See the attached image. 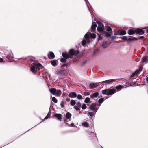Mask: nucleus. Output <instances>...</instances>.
<instances>
[{"label": "nucleus", "mask_w": 148, "mask_h": 148, "mask_svg": "<svg viewBox=\"0 0 148 148\" xmlns=\"http://www.w3.org/2000/svg\"><path fill=\"white\" fill-rule=\"evenodd\" d=\"M42 68V66L40 64H36L34 62L31 65L30 67V71L33 73H36L38 69L40 70Z\"/></svg>", "instance_id": "7ed1b4c3"}, {"label": "nucleus", "mask_w": 148, "mask_h": 148, "mask_svg": "<svg viewBox=\"0 0 148 148\" xmlns=\"http://www.w3.org/2000/svg\"><path fill=\"white\" fill-rule=\"evenodd\" d=\"M104 98H101L99 99L98 101V102L99 103H101L104 101Z\"/></svg>", "instance_id": "c9c22d12"}, {"label": "nucleus", "mask_w": 148, "mask_h": 148, "mask_svg": "<svg viewBox=\"0 0 148 148\" xmlns=\"http://www.w3.org/2000/svg\"><path fill=\"white\" fill-rule=\"evenodd\" d=\"M97 106L98 107V108H98L101 105V103H97Z\"/></svg>", "instance_id": "3c124183"}, {"label": "nucleus", "mask_w": 148, "mask_h": 148, "mask_svg": "<svg viewBox=\"0 0 148 148\" xmlns=\"http://www.w3.org/2000/svg\"><path fill=\"white\" fill-rule=\"evenodd\" d=\"M64 102L63 101H62L61 102L60 105L62 108H63L64 106Z\"/></svg>", "instance_id": "37998d69"}, {"label": "nucleus", "mask_w": 148, "mask_h": 148, "mask_svg": "<svg viewBox=\"0 0 148 148\" xmlns=\"http://www.w3.org/2000/svg\"><path fill=\"white\" fill-rule=\"evenodd\" d=\"M66 59L65 58H62L60 60V61L62 62H66Z\"/></svg>", "instance_id": "e433bc0d"}, {"label": "nucleus", "mask_w": 148, "mask_h": 148, "mask_svg": "<svg viewBox=\"0 0 148 148\" xmlns=\"http://www.w3.org/2000/svg\"><path fill=\"white\" fill-rule=\"evenodd\" d=\"M71 114L69 112H67L66 114L65 118L67 120L70 121L71 119Z\"/></svg>", "instance_id": "9d476101"}, {"label": "nucleus", "mask_w": 148, "mask_h": 148, "mask_svg": "<svg viewBox=\"0 0 148 148\" xmlns=\"http://www.w3.org/2000/svg\"><path fill=\"white\" fill-rule=\"evenodd\" d=\"M74 108L76 110H80V109L78 108V107H77V105H75L74 106Z\"/></svg>", "instance_id": "c03bdc74"}, {"label": "nucleus", "mask_w": 148, "mask_h": 148, "mask_svg": "<svg viewBox=\"0 0 148 148\" xmlns=\"http://www.w3.org/2000/svg\"><path fill=\"white\" fill-rule=\"evenodd\" d=\"M108 44L105 41H103L101 45V46L103 48H106L108 46Z\"/></svg>", "instance_id": "cd10ccee"}, {"label": "nucleus", "mask_w": 148, "mask_h": 148, "mask_svg": "<svg viewBox=\"0 0 148 148\" xmlns=\"http://www.w3.org/2000/svg\"><path fill=\"white\" fill-rule=\"evenodd\" d=\"M89 112L87 114L89 116V118L91 119L93 116L95 114L98 110V108L97 107V103H94L91 104L89 106Z\"/></svg>", "instance_id": "f257e3e1"}, {"label": "nucleus", "mask_w": 148, "mask_h": 148, "mask_svg": "<svg viewBox=\"0 0 148 148\" xmlns=\"http://www.w3.org/2000/svg\"><path fill=\"white\" fill-rule=\"evenodd\" d=\"M96 23L98 24L97 30L99 32L100 34H101L104 31V25L103 23L99 21H98L96 22Z\"/></svg>", "instance_id": "39448f33"}, {"label": "nucleus", "mask_w": 148, "mask_h": 148, "mask_svg": "<svg viewBox=\"0 0 148 148\" xmlns=\"http://www.w3.org/2000/svg\"><path fill=\"white\" fill-rule=\"evenodd\" d=\"M52 101L55 103H57L58 102L57 100L56 99V98L54 97L52 98Z\"/></svg>", "instance_id": "72a5a7b5"}, {"label": "nucleus", "mask_w": 148, "mask_h": 148, "mask_svg": "<svg viewBox=\"0 0 148 148\" xmlns=\"http://www.w3.org/2000/svg\"><path fill=\"white\" fill-rule=\"evenodd\" d=\"M98 85V83L91 82L89 84V87L90 89H93L97 87Z\"/></svg>", "instance_id": "1a4fd4ad"}, {"label": "nucleus", "mask_w": 148, "mask_h": 148, "mask_svg": "<svg viewBox=\"0 0 148 148\" xmlns=\"http://www.w3.org/2000/svg\"><path fill=\"white\" fill-rule=\"evenodd\" d=\"M144 33V31L141 29H138L136 30V34L139 35H142Z\"/></svg>", "instance_id": "f8f14e48"}, {"label": "nucleus", "mask_w": 148, "mask_h": 148, "mask_svg": "<svg viewBox=\"0 0 148 148\" xmlns=\"http://www.w3.org/2000/svg\"><path fill=\"white\" fill-rule=\"evenodd\" d=\"M88 124L86 122H84L82 123V125L85 127H88Z\"/></svg>", "instance_id": "f704fd0d"}, {"label": "nucleus", "mask_w": 148, "mask_h": 148, "mask_svg": "<svg viewBox=\"0 0 148 148\" xmlns=\"http://www.w3.org/2000/svg\"><path fill=\"white\" fill-rule=\"evenodd\" d=\"M48 76L50 78L51 76V75L50 74H49L48 75Z\"/></svg>", "instance_id": "052dcab7"}, {"label": "nucleus", "mask_w": 148, "mask_h": 148, "mask_svg": "<svg viewBox=\"0 0 148 148\" xmlns=\"http://www.w3.org/2000/svg\"><path fill=\"white\" fill-rule=\"evenodd\" d=\"M96 37V35L95 34H92L91 32L86 33L84 37L82 42V45L85 47V45L87 43H89L90 42V38H94Z\"/></svg>", "instance_id": "f03ea898"}, {"label": "nucleus", "mask_w": 148, "mask_h": 148, "mask_svg": "<svg viewBox=\"0 0 148 148\" xmlns=\"http://www.w3.org/2000/svg\"><path fill=\"white\" fill-rule=\"evenodd\" d=\"M144 38V37L143 36H141L140 37V39H143Z\"/></svg>", "instance_id": "bf43d9fd"}, {"label": "nucleus", "mask_w": 148, "mask_h": 148, "mask_svg": "<svg viewBox=\"0 0 148 148\" xmlns=\"http://www.w3.org/2000/svg\"><path fill=\"white\" fill-rule=\"evenodd\" d=\"M71 127H73L74 125V123H72L71 124Z\"/></svg>", "instance_id": "4d7b16f0"}, {"label": "nucleus", "mask_w": 148, "mask_h": 148, "mask_svg": "<svg viewBox=\"0 0 148 148\" xmlns=\"http://www.w3.org/2000/svg\"><path fill=\"white\" fill-rule=\"evenodd\" d=\"M62 55L63 57L64 58H71V57L70 56V55H69V54H68L67 53H62Z\"/></svg>", "instance_id": "a211bd4d"}, {"label": "nucleus", "mask_w": 148, "mask_h": 148, "mask_svg": "<svg viewBox=\"0 0 148 148\" xmlns=\"http://www.w3.org/2000/svg\"><path fill=\"white\" fill-rule=\"evenodd\" d=\"M138 40V38L134 37H131L127 39V41H136Z\"/></svg>", "instance_id": "b1692460"}, {"label": "nucleus", "mask_w": 148, "mask_h": 148, "mask_svg": "<svg viewBox=\"0 0 148 148\" xmlns=\"http://www.w3.org/2000/svg\"><path fill=\"white\" fill-rule=\"evenodd\" d=\"M76 105L77 106V107L80 109V108L81 107V103L80 102H77V103Z\"/></svg>", "instance_id": "a19ab883"}, {"label": "nucleus", "mask_w": 148, "mask_h": 148, "mask_svg": "<svg viewBox=\"0 0 148 148\" xmlns=\"http://www.w3.org/2000/svg\"><path fill=\"white\" fill-rule=\"evenodd\" d=\"M90 101V99L88 97H86L84 100V102L86 103H88Z\"/></svg>", "instance_id": "7c9ffc66"}, {"label": "nucleus", "mask_w": 148, "mask_h": 148, "mask_svg": "<svg viewBox=\"0 0 148 148\" xmlns=\"http://www.w3.org/2000/svg\"><path fill=\"white\" fill-rule=\"evenodd\" d=\"M101 146V147L102 148H103L102 146Z\"/></svg>", "instance_id": "69168bd1"}, {"label": "nucleus", "mask_w": 148, "mask_h": 148, "mask_svg": "<svg viewBox=\"0 0 148 148\" xmlns=\"http://www.w3.org/2000/svg\"><path fill=\"white\" fill-rule=\"evenodd\" d=\"M119 35H123L125 34H126V31L123 30L119 29L118 30Z\"/></svg>", "instance_id": "aec40b11"}, {"label": "nucleus", "mask_w": 148, "mask_h": 148, "mask_svg": "<svg viewBox=\"0 0 148 148\" xmlns=\"http://www.w3.org/2000/svg\"><path fill=\"white\" fill-rule=\"evenodd\" d=\"M54 116L57 118L59 120H61L62 118V115L60 114H55L54 115Z\"/></svg>", "instance_id": "6ab92c4d"}, {"label": "nucleus", "mask_w": 148, "mask_h": 148, "mask_svg": "<svg viewBox=\"0 0 148 148\" xmlns=\"http://www.w3.org/2000/svg\"><path fill=\"white\" fill-rule=\"evenodd\" d=\"M48 118H49L47 116H46L44 118V120H45L46 119H48Z\"/></svg>", "instance_id": "6e6d98bb"}, {"label": "nucleus", "mask_w": 148, "mask_h": 148, "mask_svg": "<svg viewBox=\"0 0 148 148\" xmlns=\"http://www.w3.org/2000/svg\"><path fill=\"white\" fill-rule=\"evenodd\" d=\"M91 134H93V135H94V133H92H92H91Z\"/></svg>", "instance_id": "e2e57ef3"}, {"label": "nucleus", "mask_w": 148, "mask_h": 148, "mask_svg": "<svg viewBox=\"0 0 148 148\" xmlns=\"http://www.w3.org/2000/svg\"><path fill=\"white\" fill-rule=\"evenodd\" d=\"M99 95V93L98 92H96L90 95V98L92 99H96L98 97Z\"/></svg>", "instance_id": "6e6552de"}, {"label": "nucleus", "mask_w": 148, "mask_h": 148, "mask_svg": "<svg viewBox=\"0 0 148 148\" xmlns=\"http://www.w3.org/2000/svg\"><path fill=\"white\" fill-rule=\"evenodd\" d=\"M140 69L136 70L130 76V77L132 78L135 75H138L140 73Z\"/></svg>", "instance_id": "4468645a"}, {"label": "nucleus", "mask_w": 148, "mask_h": 148, "mask_svg": "<svg viewBox=\"0 0 148 148\" xmlns=\"http://www.w3.org/2000/svg\"><path fill=\"white\" fill-rule=\"evenodd\" d=\"M119 32L118 30L117 31H114V35H119Z\"/></svg>", "instance_id": "79ce46f5"}, {"label": "nucleus", "mask_w": 148, "mask_h": 148, "mask_svg": "<svg viewBox=\"0 0 148 148\" xmlns=\"http://www.w3.org/2000/svg\"><path fill=\"white\" fill-rule=\"evenodd\" d=\"M13 58V56L12 54H10L7 55L6 58L8 60H11L12 58Z\"/></svg>", "instance_id": "a878e982"}, {"label": "nucleus", "mask_w": 148, "mask_h": 148, "mask_svg": "<svg viewBox=\"0 0 148 148\" xmlns=\"http://www.w3.org/2000/svg\"><path fill=\"white\" fill-rule=\"evenodd\" d=\"M111 39H112V40L114 39V38H111Z\"/></svg>", "instance_id": "0e129e2a"}, {"label": "nucleus", "mask_w": 148, "mask_h": 148, "mask_svg": "<svg viewBox=\"0 0 148 148\" xmlns=\"http://www.w3.org/2000/svg\"><path fill=\"white\" fill-rule=\"evenodd\" d=\"M66 100L67 102H69L70 100V98H66Z\"/></svg>", "instance_id": "603ef678"}, {"label": "nucleus", "mask_w": 148, "mask_h": 148, "mask_svg": "<svg viewBox=\"0 0 148 148\" xmlns=\"http://www.w3.org/2000/svg\"><path fill=\"white\" fill-rule=\"evenodd\" d=\"M98 52V50L97 49H96L95 50L94 52V54H96V53H97Z\"/></svg>", "instance_id": "864d4df0"}, {"label": "nucleus", "mask_w": 148, "mask_h": 148, "mask_svg": "<svg viewBox=\"0 0 148 148\" xmlns=\"http://www.w3.org/2000/svg\"><path fill=\"white\" fill-rule=\"evenodd\" d=\"M121 38H122V40H127V38L125 36H124L122 37Z\"/></svg>", "instance_id": "09e8293b"}, {"label": "nucleus", "mask_w": 148, "mask_h": 148, "mask_svg": "<svg viewBox=\"0 0 148 148\" xmlns=\"http://www.w3.org/2000/svg\"><path fill=\"white\" fill-rule=\"evenodd\" d=\"M128 33L129 35H131L136 33V30L132 29H129L128 30Z\"/></svg>", "instance_id": "f3484780"}, {"label": "nucleus", "mask_w": 148, "mask_h": 148, "mask_svg": "<svg viewBox=\"0 0 148 148\" xmlns=\"http://www.w3.org/2000/svg\"><path fill=\"white\" fill-rule=\"evenodd\" d=\"M148 60V56H145L143 57L142 58L141 61L144 63L146 62V61Z\"/></svg>", "instance_id": "412c9836"}, {"label": "nucleus", "mask_w": 148, "mask_h": 148, "mask_svg": "<svg viewBox=\"0 0 148 148\" xmlns=\"http://www.w3.org/2000/svg\"><path fill=\"white\" fill-rule=\"evenodd\" d=\"M106 29L108 31L110 32L112 30L111 28L109 26H107L106 27Z\"/></svg>", "instance_id": "473e14b6"}, {"label": "nucleus", "mask_w": 148, "mask_h": 148, "mask_svg": "<svg viewBox=\"0 0 148 148\" xmlns=\"http://www.w3.org/2000/svg\"><path fill=\"white\" fill-rule=\"evenodd\" d=\"M97 25L95 22H92L91 26V29L92 31L94 32L96 30Z\"/></svg>", "instance_id": "dca6fc26"}, {"label": "nucleus", "mask_w": 148, "mask_h": 148, "mask_svg": "<svg viewBox=\"0 0 148 148\" xmlns=\"http://www.w3.org/2000/svg\"><path fill=\"white\" fill-rule=\"evenodd\" d=\"M48 58L50 59H52L55 57L54 53L52 52H50L48 54Z\"/></svg>", "instance_id": "9b49d317"}, {"label": "nucleus", "mask_w": 148, "mask_h": 148, "mask_svg": "<svg viewBox=\"0 0 148 148\" xmlns=\"http://www.w3.org/2000/svg\"><path fill=\"white\" fill-rule=\"evenodd\" d=\"M100 34L102 35H104L106 37L111 38V34L106 31H104L102 34Z\"/></svg>", "instance_id": "ddd939ff"}, {"label": "nucleus", "mask_w": 148, "mask_h": 148, "mask_svg": "<svg viewBox=\"0 0 148 148\" xmlns=\"http://www.w3.org/2000/svg\"><path fill=\"white\" fill-rule=\"evenodd\" d=\"M98 36V41L99 40H101L102 39V36L101 35H100L99 34H97Z\"/></svg>", "instance_id": "ea45409f"}, {"label": "nucleus", "mask_w": 148, "mask_h": 148, "mask_svg": "<svg viewBox=\"0 0 148 148\" xmlns=\"http://www.w3.org/2000/svg\"><path fill=\"white\" fill-rule=\"evenodd\" d=\"M84 94L85 96H88L90 95V93L89 92H84Z\"/></svg>", "instance_id": "a18cd8bd"}, {"label": "nucleus", "mask_w": 148, "mask_h": 148, "mask_svg": "<svg viewBox=\"0 0 148 148\" xmlns=\"http://www.w3.org/2000/svg\"><path fill=\"white\" fill-rule=\"evenodd\" d=\"M69 55H70V56L71 57V58H72L73 56H76L79 53V51L76 50H75L73 49H71L69 51Z\"/></svg>", "instance_id": "423d86ee"}, {"label": "nucleus", "mask_w": 148, "mask_h": 148, "mask_svg": "<svg viewBox=\"0 0 148 148\" xmlns=\"http://www.w3.org/2000/svg\"><path fill=\"white\" fill-rule=\"evenodd\" d=\"M146 81L148 83V76H146Z\"/></svg>", "instance_id": "5fc2aeb1"}, {"label": "nucleus", "mask_w": 148, "mask_h": 148, "mask_svg": "<svg viewBox=\"0 0 148 148\" xmlns=\"http://www.w3.org/2000/svg\"><path fill=\"white\" fill-rule=\"evenodd\" d=\"M29 60H30V61H34L35 60H33V59H32V58H29Z\"/></svg>", "instance_id": "13d9d810"}, {"label": "nucleus", "mask_w": 148, "mask_h": 148, "mask_svg": "<svg viewBox=\"0 0 148 148\" xmlns=\"http://www.w3.org/2000/svg\"><path fill=\"white\" fill-rule=\"evenodd\" d=\"M116 90L114 88L105 89L102 90V93L103 94H105L107 95H110L115 93Z\"/></svg>", "instance_id": "20e7f679"}, {"label": "nucleus", "mask_w": 148, "mask_h": 148, "mask_svg": "<svg viewBox=\"0 0 148 148\" xmlns=\"http://www.w3.org/2000/svg\"><path fill=\"white\" fill-rule=\"evenodd\" d=\"M76 103L75 101L73 100H72L70 102V104L72 106H74L75 105Z\"/></svg>", "instance_id": "2f4dec72"}, {"label": "nucleus", "mask_w": 148, "mask_h": 148, "mask_svg": "<svg viewBox=\"0 0 148 148\" xmlns=\"http://www.w3.org/2000/svg\"><path fill=\"white\" fill-rule=\"evenodd\" d=\"M122 88V86L119 85L116 87V89H117V91H118L120 90Z\"/></svg>", "instance_id": "c756f323"}, {"label": "nucleus", "mask_w": 148, "mask_h": 148, "mask_svg": "<svg viewBox=\"0 0 148 148\" xmlns=\"http://www.w3.org/2000/svg\"><path fill=\"white\" fill-rule=\"evenodd\" d=\"M114 80V79H109L103 81L102 82L103 83H107L109 84L112 82Z\"/></svg>", "instance_id": "393cba45"}, {"label": "nucleus", "mask_w": 148, "mask_h": 148, "mask_svg": "<svg viewBox=\"0 0 148 148\" xmlns=\"http://www.w3.org/2000/svg\"><path fill=\"white\" fill-rule=\"evenodd\" d=\"M49 90L51 93L53 95H55L56 92V89L55 88H51L49 89Z\"/></svg>", "instance_id": "4be33fe9"}, {"label": "nucleus", "mask_w": 148, "mask_h": 148, "mask_svg": "<svg viewBox=\"0 0 148 148\" xmlns=\"http://www.w3.org/2000/svg\"><path fill=\"white\" fill-rule=\"evenodd\" d=\"M47 75L48 74L46 72H44L43 73L42 77H43L45 79H47Z\"/></svg>", "instance_id": "c85d7f7f"}, {"label": "nucleus", "mask_w": 148, "mask_h": 148, "mask_svg": "<svg viewBox=\"0 0 148 148\" xmlns=\"http://www.w3.org/2000/svg\"><path fill=\"white\" fill-rule=\"evenodd\" d=\"M81 107L82 109L84 110L86 108V105L85 104H83Z\"/></svg>", "instance_id": "4c0bfd02"}, {"label": "nucleus", "mask_w": 148, "mask_h": 148, "mask_svg": "<svg viewBox=\"0 0 148 148\" xmlns=\"http://www.w3.org/2000/svg\"><path fill=\"white\" fill-rule=\"evenodd\" d=\"M56 74L61 76L66 75L67 74V72L65 70H62L58 71L56 72Z\"/></svg>", "instance_id": "0eeeda50"}, {"label": "nucleus", "mask_w": 148, "mask_h": 148, "mask_svg": "<svg viewBox=\"0 0 148 148\" xmlns=\"http://www.w3.org/2000/svg\"><path fill=\"white\" fill-rule=\"evenodd\" d=\"M51 64L54 66H57V64H56V60H54L51 62Z\"/></svg>", "instance_id": "bb28decb"}, {"label": "nucleus", "mask_w": 148, "mask_h": 148, "mask_svg": "<svg viewBox=\"0 0 148 148\" xmlns=\"http://www.w3.org/2000/svg\"><path fill=\"white\" fill-rule=\"evenodd\" d=\"M62 92L60 90H56L55 95L58 97H60L61 94Z\"/></svg>", "instance_id": "5701e85b"}, {"label": "nucleus", "mask_w": 148, "mask_h": 148, "mask_svg": "<svg viewBox=\"0 0 148 148\" xmlns=\"http://www.w3.org/2000/svg\"><path fill=\"white\" fill-rule=\"evenodd\" d=\"M77 97L78 99H82V96L81 95L78 94L77 95Z\"/></svg>", "instance_id": "de8ad7c7"}, {"label": "nucleus", "mask_w": 148, "mask_h": 148, "mask_svg": "<svg viewBox=\"0 0 148 148\" xmlns=\"http://www.w3.org/2000/svg\"><path fill=\"white\" fill-rule=\"evenodd\" d=\"M69 97L70 98H75L77 96V95L75 92H70L68 95Z\"/></svg>", "instance_id": "2eb2a0df"}, {"label": "nucleus", "mask_w": 148, "mask_h": 148, "mask_svg": "<svg viewBox=\"0 0 148 148\" xmlns=\"http://www.w3.org/2000/svg\"><path fill=\"white\" fill-rule=\"evenodd\" d=\"M5 62V61L3 60V59L2 58L0 57V62L2 63Z\"/></svg>", "instance_id": "8fccbe9b"}, {"label": "nucleus", "mask_w": 148, "mask_h": 148, "mask_svg": "<svg viewBox=\"0 0 148 148\" xmlns=\"http://www.w3.org/2000/svg\"><path fill=\"white\" fill-rule=\"evenodd\" d=\"M68 64V63H66V64H63L61 65V67L62 68L66 67V68H67Z\"/></svg>", "instance_id": "58836bf2"}, {"label": "nucleus", "mask_w": 148, "mask_h": 148, "mask_svg": "<svg viewBox=\"0 0 148 148\" xmlns=\"http://www.w3.org/2000/svg\"><path fill=\"white\" fill-rule=\"evenodd\" d=\"M147 32L148 33V29H147L146 30Z\"/></svg>", "instance_id": "680f3d73"}, {"label": "nucleus", "mask_w": 148, "mask_h": 148, "mask_svg": "<svg viewBox=\"0 0 148 148\" xmlns=\"http://www.w3.org/2000/svg\"><path fill=\"white\" fill-rule=\"evenodd\" d=\"M50 113H51V110L50 109L49 110V112L47 114V115L46 116L49 118L51 117L50 114Z\"/></svg>", "instance_id": "49530a36"}, {"label": "nucleus", "mask_w": 148, "mask_h": 148, "mask_svg": "<svg viewBox=\"0 0 148 148\" xmlns=\"http://www.w3.org/2000/svg\"><path fill=\"white\" fill-rule=\"evenodd\" d=\"M87 106H89V105H88V104H87Z\"/></svg>", "instance_id": "338daca9"}]
</instances>
